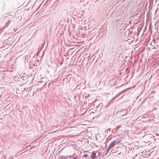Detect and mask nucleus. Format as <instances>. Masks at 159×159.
Wrapping results in <instances>:
<instances>
[{
    "label": "nucleus",
    "instance_id": "nucleus-1",
    "mask_svg": "<svg viewBox=\"0 0 159 159\" xmlns=\"http://www.w3.org/2000/svg\"><path fill=\"white\" fill-rule=\"evenodd\" d=\"M120 139H117L116 140L112 142L109 144L108 148L107 150V152L111 148H113L115 145L117 144L120 142Z\"/></svg>",
    "mask_w": 159,
    "mask_h": 159
},
{
    "label": "nucleus",
    "instance_id": "nucleus-2",
    "mask_svg": "<svg viewBox=\"0 0 159 159\" xmlns=\"http://www.w3.org/2000/svg\"><path fill=\"white\" fill-rule=\"evenodd\" d=\"M152 137L150 135H146L144 136V142L146 143H149L151 141Z\"/></svg>",
    "mask_w": 159,
    "mask_h": 159
},
{
    "label": "nucleus",
    "instance_id": "nucleus-3",
    "mask_svg": "<svg viewBox=\"0 0 159 159\" xmlns=\"http://www.w3.org/2000/svg\"><path fill=\"white\" fill-rule=\"evenodd\" d=\"M91 157L93 159H94L96 158V152H95L94 151H93L92 152L91 156Z\"/></svg>",
    "mask_w": 159,
    "mask_h": 159
},
{
    "label": "nucleus",
    "instance_id": "nucleus-4",
    "mask_svg": "<svg viewBox=\"0 0 159 159\" xmlns=\"http://www.w3.org/2000/svg\"><path fill=\"white\" fill-rule=\"evenodd\" d=\"M66 158H66L65 156H61V157H60V159H66Z\"/></svg>",
    "mask_w": 159,
    "mask_h": 159
},
{
    "label": "nucleus",
    "instance_id": "nucleus-5",
    "mask_svg": "<svg viewBox=\"0 0 159 159\" xmlns=\"http://www.w3.org/2000/svg\"><path fill=\"white\" fill-rule=\"evenodd\" d=\"M87 156H88V154H85L84 155V157H87Z\"/></svg>",
    "mask_w": 159,
    "mask_h": 159
},
{
    "label": "nucleus",
    "instance_id": "nucleus-6",
    "mask_svg": "<svg viewBox=\"0 0 159 159\" xmlns=\"http://www.w3.org/2000/svg\"><path fill=\"white\" fill-rule=\"evenodd\" d=\"M72 158L73 159H77V158H76L75 157H73Z\"/></svg>",
    "mask_w": 159,
    "mask_h": 159
},
{
    "label": "nucleus",
    "instance_id": "nucleus-7",
    "mask_svg": "<svg viewBox=\"0 0 159 159\" xmlns=\"http://www.w3.org/2000/svg\"><path fill=\"white\" fill-rule=\"evenodd\" d=\"M120 127V126H118L117 127V128H119Z\"/></svg>",
    "mask_w": 159,
    "mask_h": 159
},
{
    "label": "nucleus",
    "instance_id": "nucleus-8",
    "mask_svg": "<svg viewBox=\"0 0 159 159\" xmlns=\"http://www.w3.org/2000/svg\"><path fill=\"white\" fill-rule=\"evenodd\" d=\"M120 153H118V154H120Z\"/></svg>",
    "mask_w": 159,
    "mask_h": 159
}]
</instances>
